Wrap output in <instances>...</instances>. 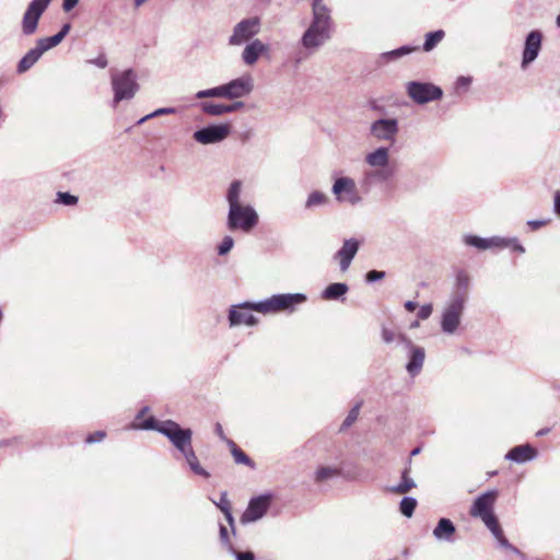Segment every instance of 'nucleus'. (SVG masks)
Wrapping results in <instances>:
<instances>
[{
  "label": "nucleus",
  "instance_id": "nucleus-48",
  "mask_svg": "<svg viewBox=\"0 0 560 560\" xmlns=\"http://www.w3.org/2000/svg\"><path fill=\"white\" fill-rule=\"evenodd\" d=\"M470 84H471V78L470 77L460 75V77L457 78V80L455 82V89L457 91L467 90Z\"/></svg>",
  "mask_w": 560,
  "mask_h": 560
},
{
  "label": "nucleus",
  "instance_id": "nucleus-59",
  "mask_svg": "<svg viewBox=\"0 0 560 560\" xmlns=\"http://www.w3.org/2000/svg\"><path fill=\"white\" fill-rule=\"evenodd\" d=\"M553 211L556 214L560 215V190L555 192Z\"/></svg>",
  "mask_w": 560,
  "mask_h": 560
},
{
  "label": "nucleus",
  "instance_id": "nucleus-17",
  "mask_svg": "<svg viewBox=\"0 0 560 560\" xmlns=\"http://www.w3.org/2000/svg\"><path fill=\"white\" fill-rule=\"evenodd\" d=\"M253 79L249 75H243L221 84L222 97L229 100L247 96L253 91Z\"/></svg>",
  "mask_w": 560,
  "mask_h": 560
},
{
  "label": "nucleus",
  "instance_id": "nucleus-34",
  "mask_svg": "<svg viewBox=\"0 0 560 560\" xmlns=\"http://www.w3.org/2000/svg\"><path fill=\"white\" fill-rule=\"evenodd\" d=\"M228 445L231 448V454L236 464L245 465L249 468H255V462L232 440H226Z\"/></svg>",
  "mask_w": 560,
  "mask_h": 560
},
{
  "label": "nucleus",
  "instance_id": "nucleus-54",
  "mask_svg": "<svg viewBox=\"0 0 560 560\" xmlns=\"http://www.w3.org/2000/svg\"><path fill=\"white\" fill-rule=\"evenodd\" d=\"M89 62L95 65L100 69H104L108 65V60H107V57L105 56V54H100L96 58L90 60Z\"/></svg>",
  "mask_w": 560,
  "mask_h": 560
},
{
  "label": "nucleus",
  "instance_id": "nucleus-4",
  "mask_svg": "<svg viewBox=\"0 0 560 560\" xmlns=\"http://www.w3.org/2000/svg\"><path fill=\"white\" fill-rule=\"evenodd\" d=\"M138 77L133 69L128 68L112 74V89L114 92L113 106L121 101L131 100L139 91Z\"/></svg>",
  "mask_w": 560,
  "mask_h": 560
},
{
  "label": "nucleus",
  "instance_id": "nucleus-22",
  "mask_svg": "<svg viewBox=\"0 0 560 560\" xmlns=\"http://www.w3.org/2000/svg\"><path fill=\"white\" fill-rule=\"evenodd\" d=\"M360 241L351 237L343 241L342 246L335 253L334 258L339 260V268L341 271H347L355 257L359 248Z\"/></svg>",
  "mask_w": 560,
  "mask_h": 560
},
{
  "label": "nucleus",
  "instance_id": "nucleus-28",
  "mask_svg": "<svg viewBox=\"0 0 560 560\" xmlns=\"http://www.w3.org/2000/svg\"><path fill=\"white\" fill-rule=\"evenodd\" d=\"M44 52V49L36 42V46L30 49L18 62L16 72L22 74L28 71L39 60Z\"/></svg>",
  "mask_w": 560,
  "mask_h": 560
},
{
  "label": "nucleus",
  "instance_id": "nucleus-50",
  "mask_svg": "<svg viewBox=\"0 0 560 560\" xmlns=\"http://www.w3.org/2000/svg\"><path fill=\"white\" fill-rule=\"evenodd\" d=\"M222 513L224 514V517H225L226 522L229 523L232 534L235 536L236 527H235V520H234V516L232 513V509L225 508V509H223Z\"/></svg>",
  "mask_w": 560,
  "mask_h": 560
},
{
  "label": "nucleus",
  "instance_id": "nucleus-53",
  "mask_svg": "<svg viewBox=\"0 0 560 560\" xmlns=\"http://www.w3.org/2000/svg\"><path fill=\"white\" fill-rule=\"evenodd\" d=\"M396 338L398 339V335L396 336V334H395L393 330H390V329H388V328L383 327V329H382V339H383V341H384L385 343H390V342H393Z\"/></svg>",
  "mask_w": 560,
  "mask_h": 560
},
{
  "label": "nucleus",
  "instance_id": "nucleus-23",
  "mask_svg": "<svg viewBox=\"0 0 560 560\" xmlns=\"http://www.w3.org/2000/svg\"><path fill=\"white\" fill-rule=\"evenodd\" d=\"M537 456L538 451L533 445L525 443L512 447L504 458L516 464H524L534 460Z\"/></svg>",
  "mask_w": 560,
  "mask_h": 560
},
{
  "label": "nucleus",
  "instance_id": "nucleus-1",
  "mask_svg": "<svg viewBox=\"0 0 560 560\" xmlns=\"http://www.w3.org/2000/svg\"><path fill=\"white\" fill-rule=\"evenodd\" d=\"M243 183L241 179H233L225 194V200L229 206L226 214V228L229 231H242L250 233L259 222V215L256 209L247 203L241 202Z\"/></svg>",
  "mask_w": 560,
  "mask_h": 560
},
{
  "label": "nucleus",
  "instance_id": "nucleus-15",
  "mask_svg": "<svg viewBox=\"0 0 560 560\" xmlns=\"http://www.w3.org/2000/svg\"><path fill=\"white\" fill-rule=\"evenodd\" d=\"M398 341L408 349L406 371L410 377H416L422 371L425 350L423 347L413 345V342L404 334L398 335Z\"/></svg>",
  "mask_w": 560,
  "mask_h": 560
},
{
  "label": "nucleus",
  "instance_id": "nucleus-58",
  "mask_svg": "<svg viewBox=\"0 0 560 560\" xmlns=\"http://www.w3.org/2000/svg\"><path fill=\"white\" fill-rule=\"evenodd\" d=\"M177 109L175 107H161L155 109V115L162 116V115H168V114H175Z\"/></svg>",
  "mask_w": 560,
  "mask_h": 560
},
{
  "label": "nucleus",
  "instance_id": "nucleus-55",
  "mask_svg": "<svg viewBox=\"0 0 560 560\" xmlns=\"http://www.w3.org/2000/svg\"><path fill=\"white\" fill-rule=\"evenodd\" d=\"M80 0H63L62 1V10L65 12H70L72 9H74L79 4Z\"/></svg>",
  "mask_w": 560,
  "mask_h": 560
},
{
  "label": "nucleus",
  "instance_id": "nucleus-14",
  "mask_svg": "<svg viewBox=\"0 0 560 560\" xmlns=\"http://www.w3.org/2000/svg\"><path fill=\"white\" fill-rule=\"evenodd\" d=\"M231 133V125L229 122L209 124L197 129L192 138L201 144H214L225 140Z\"/></svg>",
  "mask_w": 560,
  "mask_h": 560
},
{
  "label": "nucleus",
  "instance_id": "nucleus-30",
  "mask_svg": "<svg viewBox=\"0 0 560 560\" xmlns=\"http://www.w3.org/2000/svg\"><path fill=\"white\" fill-rule=\"evenodd\" d=\"M365 163L373 168L388 166L389 149L387 147H378L374 151L365 155Z\"/></svg>",
  "mask_w": 560,
  "mask_h": 560
},
{
  "label": "nucleus",
  "instance_id": "nucleus-11",
  "mask_svg": "<svg viewBox=\"0 0 560 560\" xmlns=\"http://www.w3.org/2000/svg\"><path fill=\"white\" fill-rule=\"evenodd\" d=\"M257 302L245 301L238 304L231 305L228 312V320L230 327H237L246 325L248 327L256 326L258 318L253 314L257 312Z\"/></svg>",
  "mask_w": 560,
  "mask_h": 560
},
{
  "label": "nucleus",
  "instance_id": "nucleus-43",
  "mask_svg": "<svg viewBox=\"0 0 560 560\" xmlns=\"http://www.w3.org/2000/svg\"><path fill=\"white\" fill-rule=\"evenodd\" d=\"M234 246V240L230 235H225L217 246V253L219 256L228 255Z\"/></svg>",
  "mask_w": 560,
  "mask_h": 560
},
{
  "label": "nucleus",
  "instance_id": "nucleus-42",
  "mask_svg": "<svg viewBox=\"0 0 560 560\" xmlns=\"http://www.w3.org/2000/svg\"><path fill=\"white\" fill-rule=\"evenodd\" d=\"M219 537L221 545L226 549V551L234 552L235 547L230 539L228 527L222 523L219 524Z\"/></svg>",
  "mask_w": 560,
  "mask_h": 560
},
{
  "label": "nucleus",
  "instance_id": "nucleus-12",
  "mask_svg": "<svg viewBox=\"0 0 560 560\" xmlns=\"http://www.w3.org/2000/svg\"><path fill=\"white\" fill-rule=\"evenodd\" d=\"M52 0H32L23 14L21 28L25 36L33 35L38 28V22Z\"/></svg>",
  "mask_w": 560,
  "mask_h": 560
},
{
  "label": "nucleus",
  "instance_id": "nucleus-31",
  "mask_svg": "<svg viewBox=\"0 0 560 560\" xmlns=\"http://www.w3.org/2000/svg\"><path fill=\"white\" fill-rule=\"evenodd\" d=\"M411 470V458L407 460L406 467L402 469L400 475V482L390 488V491L394 493H408L411 489L416 488V482L410 477Z\"/></svg>",
  "mask_w": 560,
  "mask_h": 560
},
{
  "label": "nucleus",
  "instance_id": "nucleus-61",
  "mask_svg": "<svg viewBox=\"0 0 560 560\" xmlns=\"http://www.w3.org/2000/svg\"><path fill=\"white\" fill-rule=\"evenodd\" d=\"M71 30V24L70 23H65L60 30L58 31V33L65 38L69 32Z\"/></svg>",
  "mask_w": 560,
  "mask_h": 560
},
{
  "label": "nucleus",
  "instance_id": "nucleus-19",
  "mask_svg": "<svg viewBox=\"0 0 560 560\" xmlns=\"http://www.w3.org/2000/svg\"><path fill=\"white\" fill-rule=\"evenodd\" d=\"M399 131L398 120L396 118H380L371 124L370 132L377 140L395 141Z\"/></svg>",
  "mask_w": 560,
  "mask_h": 560
},
{
  "label": "nucleus",
  "instance_id": "nucleus-24",
  "mask_svg": "<svg viewBox=\"0 0 560 560\" xmlns=\"http://www.w3.org/2000/svg\"><path fill=\"white\" fill-rule=\"evenodd\" d=\"M268 50V45L264 44L260 39H253L245 46L242 52V60L245 65L253 66L262 55L267 54Z\"/></svg>",
  "mask_w": 560,
  "mask_h": 560
},
{
  "label": "nucleus",
  "instance_id": "nucleus-38",
  "mask_svg": "<svg viewBox=\"0 0 560 560\" xmlns=\"http://www.w3.org/2000/svg\"><path fill=\"white\" fill-rule=\"evenodd\" d=\"M200 108L202 113L210 116H221L223 114H228L226 104H215L210 102H202L200 104Z\"/></svg>",
  "mask_w": 560,
  "mask_h": 560
},
{
  "label": "nucleus",
  "instance_id": "nucleus-18",
  "mask_svg": "<svg viewBox=\"0 0 560 560\" xmlns=\"http://www.w3.org/2000/svg\"><path fill=\"white\" fill-rule=\"evenodd\" d=\"M541 44L542 33L539 30H533L526 35L521 61L523 69L528 67L537 59L541 50Z\"/></svg>",
  "mask_w": 560,
  "mask_h": 560
},
{
  "label": "nucleus",
  "instance_id": "nucleus-27",
  "mask_svg": "<svg viewBox=\"0 0 560 560\" xmlns=\"http://www.w3.org/2000/svg\"><path fill=\"white\" fill-rule=\"evenodd\" d=\"M469 283H470V280H469L468 275L464 270L457 271L456 277H455V285H454V289L452 291L450 299L455 300V299L459 298L463 300V303L466 304V302L468 300Z\"/></svg>",
  "mask_w": 560,
  "mask_h": 560
},
{
  "label": "nucleus",
  "instance_id": "nucleus-25",
  "mask_svg": "<svg viewBox=\"0 0 560 560\" xmlns=\"http://www.w3.org/2000/svg\"><path fill=\"white\" fill-rule=\"evenodd\" d=\"M337 477H343L347 480H353L354 476H351L350 472H343L341 467L335 466H324L320 465L314 472V482L322 483L326 480L334 479Z\"/></svg>",
  "mask_w": 560,
  "mask_h": 560
},
{
  "label": "nucleus",
  "instance_id": "nucleus-10",
  "mask_svg": "<svg viewBox=\"0 0 560 560\" xmlns=\"http://www.w3.org/2000/svg\"><path fill=\"white\" fill-rule=\"evenodd\" d=\"M465 303L462 299H455L446 302L441 314V330L446 335H453L460 325L462 316L465 311Z\"/></svg>",
  "mask_w": 560,
  "mask_h": 560
},
{
  "label": "nucleus",
  "instance_id": "nucleus-63",
  "mask_svg": "<svg viewBox=\"0 0 560 560\" xmlns=\"http://www.w3.org/2000/svg\"><path fill=\"white\" fill-rule=\"evenodd\" d=\"M214 432L217 433V435L221 439V440H224L226 441L228 439L225 438L224 435V431H223V428L222 425L218 422L214 427Z\"/></svg>",
  "mask_w": 560,
  "mask_h": 560
},
{
  "label": "nucleus",
  "instance_id": "nucleus-37",
  "mask_svg": "<svg viewBox=\"0 0 560 560\" xmlns=\"http://www.w3.org/2000/svg\"><path fill=\"white\" fill-rule=\"evenodd\" d=\"M418 505V501L413 497H404L399 502V512L405 516L410 518Z\"/></svg>",
  "mask_w": 560,
  "mask_h": 560
},
{
  "label": "nucleus",
  "instance_id": "nucleus-62",
  "mask_svg": "<svg viewBox=\"0 0 560 560\" xmlns=\"http://www.w3.org/2000/svg\"><path fill=\"white\" fill-rule=\"evenodd\" d=\"M404 306L407 312L412 313L417 310L418 304L415 301H407Z\"/></svg>",
  "mask_w": 560,
  "mask_h": 560
},
{
  "label": "nucleus",
  "instance_id": "nucleus-21",
  "mask_svg": "<svg viewBox=\"0 0 560 560\" xmlns=\"http://www.w3.org/2000/svg\"><path fill=\"white\" fill-rule=\"evenodd\" d=\"M485 526L491 532L497 540V545L501 548L505 555L512 553L520 558V560H526V556L514 545H512L504 536L503 529L499 523V518L495 517L492 521L485 524Z\"/></svg>",
  "mask_w": 560,
  "mask_h": 560
},
{
  "label": "nucleus",
  "instance_id": "nucleus-46",
  "mask_svg": "<svg viewBox=\"0 0 560 560\" xmlns=\"http://www.w3.org/2000/svg\"><path fill=\"white\" fill-rule=\"evenodd\" d=\"M385 277H386L385 271L372 269L365 273L364 280L366 283L371 284V283H375L377 281L383 280Z\"/></svg>",
  "mask_w": 560,
  "mask_h": 560
},
{
  "label": "nucleus",
  "instance_id": "nucleus-56",
  "mask_svg": "<svg viewBox=\"0 0 560 560\" xmlns=\"http://www.w3.org/2000/svg\"><path fill=\"white\" fill-rule=\"evenodd\" d=\"M244 106H245L244 102L236 101V102H234L232 104H226V108H228L226 112L228 113H233V112H236V110L243 108Z\"/></svg>",
  "mask_w": 560,
  "mask_h": 560
},
{
  "label": "nucleus",
  "instance_id": "nucleus-49",
  "mask_svg": "<svg viewBox=\"0 0 560 560\" xmlns=\"http://www.w3.org/2000/svg\"><path fill=\"white\" fill-rule=\"evenodd\" d=\"M212 502L215 504V506L218 509H220L221 512H223V509L228 508V509H232L231 508V503L230 501L228 500V493L225 491L221 492V495H220V500L219 501H214L212 500Z\"/></svg>",
  "mask_w": 560,
  "mask_h": 560
},
{
  "label": "nucleus",
  "instance_id": "nucleus-3",
  "mask_svg": "<svg viewBox=\"0 0 560 560\" xmlns=\"http://www.w3.org/2000/svg\"><path fill=\"white\" fill-rule=\"evenodd\" d=\"M307 301L305 293H277L268 299L257 301L256 308L258 313L276 314L285 312L294 313L298 307Z\"/></svg>",
  "mask_w": 560,
  "mask_h": 560
},
{
  "label": "nucleus",
  "instance_id": "nucleus-32",
  "mask_svg": "<svg viewBox=\"0 0 560 560\" xmlns=\"http://www.w3.org/2000/svg\"><path fill=\"white\" fill-rule=\"evenodd\" d=\"M416 50H418L417 46L402 45V46H400V47H398L396 49L382 52L380 55V58H378V63L380 65H385V63H389V62L396 61L399 58H401V57H404L406 55H409V54H411V52H413Z\"/></svg>",
  "mask_w": 560,
  "mask_h": 560
},
{
  "label": "nucleus",
  "instance_id": "nucleus-33",
  "mask_svg": "<svg viewBox=\"0 0 560 560\" xmlns=\"http://www.w3.org/2000/svg\"><path fill=\"white\" fill-rule=\"evenodd\" d=\"M180 454L184 456L190 470L195 475L203 477V478L210 477V474L203 467H201V465L199 464L198 457L196 455V452H195L192 445H190L188 448L185 450V452H182Z\"/></svg>",
  "mask_w": 560,
  "mask_h": 560
},
{
  "label": "nucleus",
  "instance_id": "nucleus-51",
  "mask_svg": "<svg viewBox=\"0 0 560 560\" xmlns=\"http://www.w3.org/2000/svg\"><path fill=\"white\" fill-rule=\"evenodd\" d=\"M105 436H106L105 431H101V430L95 431L93 433L88 434V436L85 438V442L88 444H93L96 442H101Z\"/></svg>",
  "mask_w": 560,
  "mask_h": 560
},
{
  "label": "nucleus",
  "instance_id": "nucleus-35",
  "mask_svg": "<svg viewBox=\"0 0 560 560\" xmlns=\"http://www.w3.org/2000/svg\"><path fill=\"white\" fill-rule=\"evenodd\" d=\"M329 199L326 194L320 190H313L308 194L305 202V210H313L318 207H324L328 203Z\"/></svg>",
  "mask_w": 560,
  "mask_h": 560
},
{
  "label": "nucleus",
  "instance_id": "nucleus-36",
  "mask_svg": "<svg viewBox=\"0 0 560 560\" xmlns=\"http://www.w3.org/2000/svg\"><path fill=\"white\" fill-rule=\"evenodd\" d=\"M445 37L443 30L432 31L425 34L422 49L425 52L433 50L438 44Z\"/></svg>",
  "mask_w": 560,
  "mask_h": 560
},
{
  "label": "nucleus",
  "instance_id": "nucleus-40",
  "mask_svg": "<svg viewBox=\"0 0 560 560\" xmlns=\"http://www.w3.org/2000/svg\"><path fill=\"white\" fill-rule=\"evenodd\" d=\"M360 408H361V402H358L350 409V411L348 412L347 417L345 418V420L342 421V423L339 428L340 432L346 431L348 428H350L357 421V419L359 417Z\"/></svg>",
  "mask_w": 560,
  "mask_h": 560
},
{
  "label": "nucleus",
  "instance_id": "nucleus-45",
  "mask_svg": "<svg viewBox=\"0 0 560 560\" xmlns=\"http://www.w3.org/2000/svg\"><path fill=\"white\" fill-rule=\"evenodd\" d=\"M222 97L220 85L197 92L196 98Z\"/></svg>",
  "mask_w": 560,
  "mask_h": 560
},
{
  "label": "nucleus",
  "instance_id": "nucleus-13",
  "mask_svg": "<svg viewBox=\"0 0 560 560\" xmlns=\"http://www.w3.org/2000/svg\"><path fill=\"white\" fill-rule=\"evenodd\" d=\"M331 192L339 202H348L351 206H357L362 202V197L357 189L354 179L348 176L336 178L331 187Z\"/></svg>",
  "mask_w": 560,
  "mask_h": 560
},
{
  "label": "nucleus",
  "instance_id": "nucleus-26",
  "mask_svg": "<svg viewBox=\"0 0 560 560\" xmlns=\"http://www.w3.org/2000/svg\"><path fill=\"white\" fill-rule=\"evenodd\" d=\"M455 533L456 527L454 523L446 517L440 518L435 528L433 529V536L439 541L453 542Z\"/></svg>",
  "mask_w": 560,
  "mask_h": 560
},
{
  "label": "nucleus",
  "instance_id": "nucleus-9",
  "mask_svg": "<svg viewBox=\"0 0 560 560\" xmlns=\"http://www.w3.org/2000/svg\"><path fill=\"white\" fill-rule=\"evenodd\" d=\"M261 28V20L259 16H250L241 20L233 27L232 34L229 37V45L241 46L249 43L259 34Z\"/></svg>",
  "mask_w": 560,
  "mask_h": 560
},
{
  "label": "nucleus",
  "instance_id": "nucleus-6",
  "mask_svg": "<svg viewBox=\"0 0 560 560\" xmlns=\"http://www.w3.org/2000/svg\"><path fill=\"white\" fill-rule=\"evenodd\" d=\"M464 243L467 246H471L480 250L490 248H511L513 252H517L520 254L525 253V247L518 242L516 237H481L478 235L468 234L464 236Z\"/></svg>",
  "mask_w": 560,
  "mask_h": 560
},
{
  "label": "nucleus",
  "instance_id": "nucleus-2",
  "mask_svg": "<svg viewBox=\"0 0 560 560\" xmlns=\"http://www.w3.org/2000/svg\"><path fill=\"white\" fill-rule=\"evenodd\" d=\"M135 428L161 433L179 453L185 452L186 448L192 445V430L183 428L179 423L171 419L159 421L155 417L151 416L136 424Z\"/></svg>",
  "mask_w": 560,
  "mask_h": 560
},
{
  "label": "nucleus",
  "instance_id": "nucleus-47",
  "mask_svg": "<svg viewBox=\"0 0 560 560\" xmlns=\"http://www.w3.org/2000/svg\"><path fill=\"white\" fill-rule=\"evenodd\" d=\"M234 556L235 560H255V553L253 551H238L234 548V552H229Z\"/></svg>",
  "mask_w": 560,
  "mask_h": 560
},
{
  "label": "nucleus",
  "instance_id": "nucleus-20",
  "mask_svg": "<svg viewBox=\"0 0 560 560\" xmlns=\"http://www.w3.org/2000/svg\"><path fill=\"white\" fill-rule=\"evenodd\" d=\"M396 175V166L388 165L383 167H376L363 172L361 186L369 191L374 184H384L394 178Z\"/></svg>",
  "mask_w": 560,
  "mask_h": 560
},
{
  "label": "nucleus",
  "instance_id": "nucleus-8",
  "mask_svg": "<svg viewBox=\"0 0 560 560\" xmlns=\"http://www.w3.org/2000/svg\"><path fill=\"white\" fill-rule=\"evenodd\" d=\"M499 497L497 489L488 490L479 494L471 503L469 514L472 517L480 518L483 524L498 517L494 513V505Z\"/></svg>",
  "mask_w": 560,
  "mask_h": 560
},
{
  "label": "nucleus",
  "instance_id": "nucleus-64",
  "mask_svg": "<svg viewBox=\"0 0 560 560\" xmlns=\"http://www.w3.org/2000/svg\"><path fill=\"white\" fill-rule=\"evenodd\" d=\"M149 410H150V408H149L148 406L142 407V408L138 411V413H137V416H136V419H141V418H143V417H144V415H145Z\"/></svg>",
  "mask_w": 560,
  "mask_h": 560
},
{
  "label": "nucleus",
  "instance_id": "nucleus-29",
  "mask_svg": "<svg viewBox=\"0 0 560 560\" xmlns=\"http://www.w3.org/2000/svg\"><path fill=\"white\" fill-rule=\"evenodd\" d=\"M349 291V285L345 282L329 283L322 292L320 298L324 301H345Z\"/></svg>",
  "mask_w": 560,
  "mask_h": 560
},
{
  "label": "nucleus",
  "instance_id": "nucleus-39",
  "mask_svg": "<svg viewBox=\"0 0 560 560\" xmlns=\"http://www.w3.org/2000/svg\"><path fill=\"white\" fill-rule=\"evenodd\" d=\"M331 18L329 8L323 0H312V19Z\"/></svg>",
  "mask_w": 560,
  "mask_h": 560
},
{
  "label": "nucleus",
  "instance_id": "nucleus-57",
  "mask_svg": "<svg viewBox=\"0 0 560 560\" xmlns=\"http://www.w3.org/2000/svg\"><path fill=\"white\" fill-rule=\"evenodd\" d=\"M546 223H547V221H546V220H529V221H527V225H528L532 230H538V229H540L541 226H544Z\"/></svg>",
  "mask_w": 560,
  "mask_h": 560
},
{
  "label": "nucleus",
  "instance_id": "nucleus-16",
  "mask_svg": "<svg viewBox=\"0 0 560 560\" xmlns=\"http://www.w3.org/2000/svg\"><path fill=\"white\" fill-rule=\"evenodd\" d=\"M272 501V493H262L249 500L246 510L241 515V523H254L262 518Z\"/></svg>",
  "mask_w": 560,
  "mask_h": 560
},
{
  "label": "nucleus",
  "instance_id": "nucleus-60",
  "mask_svg": "<svg viewBox=\"0 0 560 560\" xmlns=\"http://www.w3.org/2000/svg\"><path fill=\"white\" fill-rule=\"evenodd\" d=\"M368 105H369V108L372 109V110H376V112H383L384 110V107L378 105L376 100H370L368 102Z\"/></svg>",
  "mask_w": 560,
  "mask_h": 560
},
{
  "label": "nucleus",
  "instance_id": "nucleus-41",
  "mask_svg": "<svg viewBox=\"0 0 560 560\" xmlns=\"http://www.w3.org/2000/svg\"><path fill=\"white\" fill-rule=\"evenodd\" d=\"M62 40H63V37L57 32L52 36L43 37V38L37 39V43L46 52L47 50L59 45Z\"/></svg>",
  "mask_w": 560,
  "mask_h": 560
},
{
  "label": "nucleus",
  "instance_id": "nucleus-52",
  "mask_svg": "<svg viewBox=\"0 0 560 560\" xmlns=\"http://www.w3.org/2000/svg\"><path fill=\"white\" fill-rule=\"evenodd\" d=\"M432 311H433L432 304H430V303L424 304V305L420 306L417 316L420 319H427L431 316Z\"/></svg>",
  "mask_w": 560,
  "mask_h": 560
},
{
  "label": "nucleus",
  "instance_id": "nucleus-44",
  "mask_svg": "<svg viewBox=\"0 0 560 560\" xmlns=\"http://www.w3.org/2000/svg\"><path fill=\"white\" fill-rule=\"evenodd\" d=\"M56 201L63 206L71 207V206H75L78 203L79 198L69 191H59V192H57Z\"/></svg>",
  "mask_w": 560,
  "mask_h": 560
},
{
  "label": "nucleus",
  "instance_id": "nucleus-7",
  "mask_svg": "<svg viewBox=\"0 0 560 560\" xmlns=\"http://www.w3.org/2000/svg\"><path fill=\"white\" fill-rule=\"evenodd\" d=\"M407 95L419 105H424L443 97V90L431 82L410 81L406 85Z\"/></svg>",
  "mask_w": 560,
  "mask_h": 560
},
{
  "label": "nucleus",
  "instance_id": "nucleus-5",
  "mask_svg": "<svg viewBox=\"0 0 560 560\" xmlns=\"http://www.w3.org/2000/svg\"><path fill=\"white\" fill-rule=\"evenodd\" d=\"M334 30L331 18L312 19L311 24L301 37L305 49H316L330 39Z\"/></svg>",
  "mask_w": 560,
  "mask_h": 560
}]
</instances>
